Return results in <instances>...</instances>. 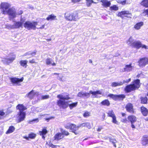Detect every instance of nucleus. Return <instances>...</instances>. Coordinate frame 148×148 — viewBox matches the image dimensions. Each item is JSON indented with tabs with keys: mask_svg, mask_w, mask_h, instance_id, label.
<instances>
[{
	"mask_svg": "<svg viewBox=\"0 0 148 148\" xmlns=\"http://www.w3.org/2000/svg\"><path fill=\"white\" fill-rule=\"evenodd\" d=\"M64 18L68 21H76L79 19L78 12L74 11L73 12L67 11L64 14Z\"/></svg>",
	"mask_w": 148,
	"mask_h": 148,
	"instance_id": "obj_1",
	"label": "nucleus"
},
{
	"mask_svg": "<svg viewBox=\"0 0 148 148\" xmlns=\"http://www.w3.org/2000/svg\"><path fill=\"white\" fill-rule=\"evenodd\" d=\"M92 95V97L93 98H98L100 97L99 96V95H102V91L100 90H97L96 91H93L90 90L89 92H83V97L88 98L90 97V94Z\"/></svg>",
	"mask_w": 148,
	"mask_h": 148,
	"instance_id": "obj_2",
	"label": "nucleus"
},
{
	"mask_svg": "<svg viewBox=\"0 0 148 148\" xmlns=\"http://www.w3.org/2000/svg\"><path fill=\"white\" fill-rule=\"evenodd\" d=\"M140 86V80L139 79H137L134 81L133 84L126 86L125 90L127 92H129L138 88Z\"/></svg>",
	"mask_w": 148,
	"mask_h": 148,
	"instance_id": "obj_3",
	"label": "nucleus"
},
{
	"mask_svg": "<svg viewBox=\"0 0 148 148\" xmlns=\"http://www.w3.org/2000/svg\"><path fill=\"white\" fill-rule=\"evenodd\" d=\"M38 25L37 21H33L31 22L29 21H26L23 24L24 27L28 30L33 29L35 30L36 26Z\"/></svg>",
	"mask_w": 148,
	"mask_h": 148,
	"instance_id": "obj_4",
	"label": "nucleus"
},
{
	"mask_svg": "<svg viewBox=\"0 0 148 148\" xmlns=\"http://www.w3.org/2000/svg\"><path fill=\"white\" fill-rule=\"evenodd\" d=\"M132 14L129 11L124 10L118 12L117 16L122 19L125 18H131Z\"/></svg>",
	"mask_w": 148,
	"mask_h": 148,
	"instance_id": "obj_5",
	"label": "nucleus"
},
{
	"mask_svg": "<svg viewBox=\"0 0 148 148\" xmlns=\"http://www.w3.org/2000/svg\"><path fill=\"white\" fill-rule=\"evenodd\" d=\"M81 127L80 126V125L78 126L73 124H68L66 127L67 128H70L72 132L75 135L79 134V132L78 131L79 128Z\"/></svg>",
	"mask_w": 148,
	"mask_h": 148,
	"instance_id": "obj_6",
	"label": "nucleus"
},
{
	"mask_svg": "<svg viewBox=\"0 0 148 148\" xmlns=\"http://www.w3.org/2000/svg\"><path fill=\"white\" fill-rule=\"evenodd\" d=\"M11 6V5L7 2H2L0 5V9L2 14L5 15L6 11Z\"/></svg>",
	"mask_w": 148,
	"mask_h": 148,
	"instance_id": "obj_7",
	"label": "nucleus"
},
{
	"mask_svg": "<svg viewBox=\"0 0 148 148\" xmlns=\"http://www.w3.org/2000/svg\"><path fill=\"white\" fill-rule=\"evenodd\" d=\"M132 45L134 47L137 49H138L140 48H145V49H147V46L145 45H143L141 42L139 41H134L132 43Z\"/></svg>",
	"mask_w": 148,
	"mask_h": 148,
	"instance_id": "obj_8",
	"label": "nucleus"
},
{
	"mask_svg": "<svg viewBox=\"0 0 148 148\" xmlns=\"http://www.w3.org/2000/svg\"><path fill=\"white\" fill-rule=\"evenodd\" d=\"M20 21H16L14 23V25H7L6 27L8 28H19L20 27L22 28L23 27V22Z\"/></svg>",
	"mask_w": 148,
	"mask_h": 148,
	"instance_id": "obj_9",
	"label": "nucleus"
},
{
	"mask_svg": "<svg viewBox=\"0 0 148 148\" xmlns=\"http://www.w3.org/2000/svg\"><path fill=\"white\" fill-rule=\"evenodd\" d=\"M6 14H8L10 16V18H13L16 17L17 14L15 10L14 9L9 8L6 11Z\"/></svg>",
	"mask_w": 148,
	"mask_h": 148,
	"instance_id": "obj_10",
	"label": "nucleus"
},
{
	"mask_svg": "<svg viewBox=\"0 0 148 148\" xmlns=\"http://www.w3.org/2000/svg\"><path fill=\"white\" fill-rule=\"evenodd\" d=\"M69 103L66 101L65 100H58L57 102V105L60 108H66L68 105Z\"/></svg>",
	"mask_w": 148,
	"mask_h": 148,
	"instance_id": "obj_11",
	"label": "nucleus"
},
{
	"mask_svg": "<svg viewBox=\"0 0 148 148\" xmlns=\"http://www.w3.org/2000/svg\"><path fill=\"white\" fill-rule=\"evenodd\" d=\"M25 116V113L23 112H19L17 115V121L19 123L23 121Z\"/></svg>",
	"mask_w": 148,
	"mask_h": 148,
	"instance_id": "obj_12",
	"label": "nucleus"
},
{
	"mask_svg": "<svg viewBox=\"0 0 148 148\" xmlns=\"http://www.w3.org/2000/svg\"><path fill=\"white\" fill-rule=\"evenodd\" d=\"M108 97H110L114 100L118 99L122 100L125 98V96L123 95H115L112 94H110L108 95Z\"/></svg>",
	"mask_w": 148,
	"mask_h": 148,
	"instance_id": "obj_13",
	"label": "nucleus"
},
{
	"mask_svg": "<svg viewBox=\"0 0 148 148\" xmlns=\"http://www.w3.org/2000/svg\"><path fill=\"white\" fill-rule=\"evenodd\" d=\"M131 80V78H130L128 80H123L122 82H112L111 84V86L112 87H115L117 86H121L125 83H128Z\"/></svg>",
	"mask_w": 148,
	"mask_h": 148,
	"instance_id": "obj_14",
	"label": "nucleus"
},
{
	"mask_svg": "<svg viewBox=\"0 0 148 148\" xmlns=\"http://www.w3.org/2000/svg\"><path fill=\"white\" fill-rule=\"evenodd\" d=\"M139 64L141 65H146L148 64V58L144 57L140 58L138 61Z\"/></svg>",
	"mask_w": 148,
	"mask_h": 148,
	"instance_id": "obj_15",
	"label": "nucleus"
},
{
	"mask_svg": "<svg viewBox=\"0 0 148 148\" xmlns=\"http://www.w3.org/2000/svg\"><path fill=\"white\" fill-rule=\"evenodd\" d=\"M100 2L102 3L101 5L106 8L110 7L111 4L110 1L107 0H101Z\"/></svg>",
	"mask_w": 148,
	"mask_h": 148,
	"instance_id": "obj_16",
	"label": "nucleus"
},
{
	"mask_svg": "<svg viewBox=\"0 0 148 148\" xmlns=\"http://www.w3.org/2000/svg\"><path fill=\"white\" fill-rule=\"evenodd\" d=\"M11 82L14 84L19 85V83L22 82L23 80V78L22 77L20 79H19L16 78H13L11 79Z\"/></svg>",
	"mask_w": 148,
	"mask_h": 148,
	"instance_id": "obj_17",
	"label": "nucleus"
},
{
	"mask_svg": "<svg viewBox=\"0 0 148 148\" xmlns=\"http://www.w3.org/2000/svg\"><path fill=\"white\" fill-rule=\"evenodd\" d=\"M38 92H34L33 90H32L29 93L26 95V96L30 99L33 98L35 95H38Z\"/></svg>",
	"mask_w": 148,
	"mask_h": 148,
	"instance_id": "obj_18",
	"label": "nucleus"
},
{
	"mask_svg": "<svg viewBox=\"0 0 148 148\" xmlns=\"http://www.w3.org/2000/svg\"><path fill=\"white\" fill-rule=\"evenodd\" d=\"M16 56L15 55H13L12 57L9 58H5L3 61L4 62H5L6 64H9L13 62L15 59Z\"/></svg>",
	"mask_w": 148,
	"mask_h": 148,
	"instance_id": "obj_19",
	"label": "nucleus"
},
{
	"mask_svg": "<svg viewBox=\"0 0 148 148\" xmlns=\"http://www.w3.org/2000/svg\"><path fill=\"white\" fill-rule=\"evenodd\" d=\"M64 137V136L62 135V133L58 132L55 135L54 138V140H58L63 138Z\"/></svg>",
	"mask_w": 148,
	"mask_h": 148,
	"instance_id": "obj_20",
	"label": "nucleus"
},
{
	"mask_svg": "<svg viewBox=\"0 0 148 148\" xmlns=\"http://www.w3.org/2000/svg\"><path fill=\"white\" fill-rule=\"evenodd\" d=\"M143 25L144 23L142 21H141L136 24L134 25V28L135 29L138 30Z\"/></svg>",
	"mask_w": 148,
	"mask_h": 148,
	"instance_id": "obj_21",
	"label": "nucleus"
},
{
	"mask_svg": "<svg viewBox=\"0 0 148 148\" xmlns=\"http://www.w3.org/2000/svg\"><path fill=\"white\" fill-rule=\"evenodd\" d=\"M127 110L130 112H133V106L131 103H128L126 106Z\"/></svg>",
	"mask_w": 148,
	"mask_h": 148,
	"instance_id": "obj_22",
	"label": "nucleus"
},
{
	"mask_svg": "<svg viewBox=\"0 0 148 148\" xmlns=\"http://www.w3.org/2000/svg\"><path fill=\"white\" fill-rule=\"evenodd\" d=\"M47 131L46 128H44L41 131H40L39 132V134L42 136V138L44 139L45 138L44 136L47 133Z\"/></svg>",
	"mask_w": 148,
	"mask_h": 148,
	"instance_id": "obj_23",
	"label": "nucleus"
},
{
	"mask_svg": "<svg viewBox=\"0 0 148 148\" xmlns=\"http://www.w3.org/2000/svg\"><path fill=\"white\" fill-rule=\"evenodd\" d=\"M132 66L131 65H125L123 68L120 69V71L123 72L125 71H130L132 70Z\"/></svg>",
	"mask_w": 148,
	"mask_h": 148,
	"instance_id": "obj_24",
	"label": "nucleus"
},
{
	"mask_svg": "<svg viewBox=\"0 0 148 148\" xmlns=\"http://www.w3.org/2000/svg\"><path fill=\"white\" fill-rule=\"evenodd\" d=\"M140 4L143 7L148 8V0H142L140 2Z\"/></svg>",
	"mask_w": 148,
	"mask_h": 148,
	"instance_id": "obj_25",
	"label": "nucleus"
},
{
	"mask_svg": "<svg viewBox=\"0 0 148 148\" xmlns=\"http://www.w3.org/2000/svg\"><path fill=\"white\" fill-rule=\"evenodd\" d=\"M117 2L120 4L123 5H125L126 4H130L131 3V0H124L123 1L118 0L117 1Z\"/></svg>",
	"mask_w": 148,
	"mask_h": 148,
	"instance_id": "obj_26",
	"label": "nucleus"
},
{
	"mask_svg": "<svg viewBox=\"0 0 148 148\" xmlns=\"http://www.w3.org/2000/svg\"><path fill=\"white\" fill-rule=\"evenodd\" d=\"M56 16L54 15L53 14H52L48 15L47 17L46 20L47 21H53L54 20L56 19Z\"/></svg>",
	"mask_w": 148,
	"mask_h": 148,
	"instance_id": "obj_27",
	"label": "nucleus"
},
{
	"mask_svg": "<svg viewBox=\"0 0 148 148\" xmlns=\"http://www.w3.org/2000/svg\"><path fill=\"white\" fill-rule=\"evenodd\" d=\"M16 108L18 109L19 112H23V110L26 109L25 107H24L23 105L21 104H18L16 106Z\"/></svg>",
	"mask_w": 148,
	"mask_h": 148,
	"instance_id": "obj_28",
	"label": "nucleus"
},
{
	"mask_svg": "<svg viewBox=\"0 0 148 148\" xmlns=\"http://www.w3.org/2000/svg\"><path fill=\"white\" fill-rule=\"evenodd\" d=\"M86 5L87 7L90 6L92 3L96 4L97 2H94L93 0H85Z\"/></svg>",
	"mask_w": 148,
	"mask_h": 148,
	"instance_id": "obj_29",
	"label": "nucleus"
},
{
	"mask_svg": "<svg viewBox=\"0 0 148 148\" xmlns=\"http://www.w3.org/2000/svg\"><path fill=\"white\" fill-rule=\"evenodd\" d=\"M80 126H81V127H86L89 129L91 128V127L90 123L87 122L83 123L80 124Z\"/></svg>",
	"mask_w": 148,
	"mask_h": 148,
	"instance_id": "obj_30",
	"label": "nucleus"
},
{
	"mask_svg": "<svg viewBox=\"0 0 148 148\" xmlns=\"http://www.w3.org/2000/svg\"><path fill=\"white\" fill-rule=\"evenodd\" d=\"M141 110L143 115L145 116L147 115L148 111L146 108L144 107H142L141 108Z\"/></svg>",
	"mask_w": 148,
	"mask_h": 148,
	"instance_id": "obj_31",
	"label": "nucleus"
},
{
	"mask_svg": "<svg viewBox=\"0 0 148 148\" xmlns=\"http://www.w3.org/2000/svg\"><path fill=\"white\" fill-rule=\"evenodd\" d=\"M37 53V51L36 50H34V51L31 52V51H28L25 54V56H30L31 57H33Z\"/></svg>",
	"mask_w": 148,
	"mask_h": 148,
	"instance_id": "obj_32",
	"label": "nucleus"
},
{
	"mask_svg": "<svg viewBox=\"0 0 148 148\" xmlns=\"http://www.w3.org/2000/svg\"><path fill=\"white\" fill-rule=\"evenodd\" d=\"M57 97L60 99L59 100H65V99L68 100L70 99L69 97L68 96H64L61 95H59L57 96Z\"/></svg>",
	"mask_w": 148,
	"mask_h": 148,
	"instance_id": "obj_33",
	"label": "nucleus"
},
{
	"mask_svg": "<svg viewBox=\"0 0 148 148\" xmlns=\"http://www.w3.org/2000/svg\"><path fill=\"white\" fill-rule=\"evenodd\" d=\"M128 119L130 121L131 123V124L134 122L136 121V117L134 116H129L128 117Z\"/></svg>",
	"mask_w": 148,
	"mask_h": 148,
	"instance_id": "obj_34",
	"label": "nucleus"
},
{
	"mask_svg": "<svg viewBox=\"0 0 148 148\" xmlns=\"http://www.w3.org/2000/svg\"><path fill=\"white\" fill-rule=\"evenodd\" d=\"M142 143L144 145H146L148 144V136L144 137Z\"/></svg>",
	"mask_w": 148,
	"mask_h": 148,
	"instance_id": "obj_35",
	"label": "nucleus"
},
{
	"mask_svg": "<svg viewBox=\"0 0 148 148\" xmlns=\"http://www.w3.org/2000/svg\"><path fill=\"white\" fill-rule=\"evenodd\" d=\"M15 127L13 126L9 127L8 130L6 132V134H8L13 132L15 130Z\"/></svg>",
	"mask_w": 148,
	"mask_h": 148,
	"instance_id": "obj_36",
	"label": "nucleus"
},
{
	"mask_svg": "<svg viewBox=\"0 0 148 148\" xmlns=\"http://www.w3.org/2000/svg\"><path fill=\"white\" fill-rule=\"evenodd\" d=\"M119 10V7L115 5H114L110 7V10L111 11H116Z\"/></svg>",
	"mask_w": 148,
	"mask_h": 148,
	"instance_id": "obj_37",
	"label": "nucleus"
},
{
	"mask_svg": "<svg viewBox=\"0 0 148 148\" xmlns=\"http://www.w3.org/2000/svg\"><path fill=\"white\" fill-rule=\"evenodd\" d=\"M46 64H47L55 65L54 62H53L52 60L50 58H48L46 60Z\"/></svg>",
	"mask_w": 148,
	"mask_h": 148,
	"instance_id": "obj_38",
	"label": "nucleus"
},
{
	"mask_svg": "<svg viewBox=\"0 0 148 148\" xmlns=\"http://www.w3.org/2000/svg\"><path fill=\"white\" fill-rule=\"evenodd\" d=\"M78 102H76L73 103L71 104H68L69 106L71 109H72L73 108L76 107L77 105Z\"/></svg>",
	"mask_w": 148,
	"mask_h": 148,
	"instance_id": "obj_39",
	"label": "nucleus"
},
{
	"mask_svg": "<svg viewBox=\"0 0 148 148\" xmlns=\"http://www.w3.org/2000/svg\"><path fill=\"white\" fill-rule=\"evenodd\" d=\"M101 103L102 105L105 106H109L110 105V103L108 100H105L103 101Z\"/></svg>",
	"mask_w": 148,
	"mask_h": 148,
	"instance_id": "obj_40",
	"label": "nucleus"
},
{
	"mask_svg": "<svg viewBox=\"0 0 148 148\" xmlns=\"http://www.w3.org/2000/svg\"><path fill=\"white\" fill-rule=\"evenodd\" d=\"M110 142L111 143L113 144L114 145V146L115 147H116V145L115 144V143L117 142V141L115 139H113L112 138H110Z\"/></svg>",
	"mask_w": 148,
	"mask_h": 148,
	"instance_id": "obj_41",
	"label": "nucleus"
},
{
	"mask_svg": "<svg viewBox=\"0 0 148 148\" xmlns=\"http://www.w3.org/2000/svg\"><path fill=\"white\" fill-rule=\"evenodd\" d=\"M108 116H110L112 118L115 116L114 112L112 110L109 111L108 113Z\"/></svg>",
	"mask_w": 148,
	"mask_h": 148,
	"instance_id": "obj_42",
	"label": "nucleus"
},
{
	"mask_svg": "<svg viewBox=\"0 0 148 148\" xmlns=\"http://www.w3.org/2000/svg\"><path fill=\"white\" fill-rule=\"evenodd\" d=\"M147 101V97H145L141 98V102L142 103H146Z\"/></svg>",
	"mask_w": 148,
	"mask_h": 148,
	"instance_id": "obj_43",
	"label": "nucleus"
},
{
	"mask_svg": "<svg viewBox=\"0 0 148 148\" xmlns=\"http://www.w3.org/2000/svg\"><path fill=\"white\" fill-rule=\"evenodd\" d=\"M112 122L114 124H118V122L116 120V116H114V117H112Z\"/></svg>",
	"mask_w": 148,
	"mask_h": 148,
	"instance_id": "obj_44",
	"label": "nucleus"
},
{
	"mask_svg": "<svg viewBox=\"0 0 148 148\" xmlns=\"http://www.w3.org/2000/svg\"><path fill=\"white\" fill-rule=\"evenodd\" d=\"M90 113L88 111H86L83 114V116L85 117H87L90 116Z\"/></svg>",
	"mask_w": 148,
	"mask_h": 148,
	"instance_id": "obj_45",
	"label": "nucleus"
},
{
	"mask_svg": "<svg viewBox=\"0 0 148 148\" xmlns=\"http://www.w3.org/2000/svg\"><path fill=\"white\" fill-rule=\"evenodd\" d=\"M61 133L62 134V135L64 136V135L67 136L69 135V133L68 132L64 130H62L61 131Z\"/></svg>",
	"mask_w": 148,
	"mask_h": 148,
	"instance_id": "obj_46",
	"label": "nucleus"
},
{
	"mask_svg": "<svg viewBox=\"0 0 148 148\" xmlns=\"http://www.w3.org/2000/svg\"><path fill=\"white\" fill-rule=\"evenodd\" d=\"M46 145L51 147L52 148H56L57 146V145H54L50 143H47Z\"/></svg>",
	"mask_w": 148,
	"mask_h": 148,
	"instance_id": "obj_47",
	"label": "nucleus"
},
{
	"mask_svg": "<svg viewBox=\"0 0 148 148\" xmlns=\"http://www.w3.org/2000/svg\"><path fill=\"white\" fill-rule=\"evenodd\" d=\"M36 136V135L34 133H31L29 135V137L30 138H35Z\"/></svg>",
	"mask_w": 148,
	"mask_h": 148,
	"instance_id": "obj_48",
	"label": "nucleus"
},
{
	"mask_svg": "<svg viewBox=\"0 0 148 148\" xmlns=\"http://www.w3.org/2000/svg\"><path fill=\"white\" fill-rule=\"evenodd\" d=\"M27 62L26 60H21L20 61V64L21 65H26Z\"/></svg>",
	"mask_w": 148,
	"mask_h": 148,
	"instance_id": "obj_49",
	"label": "nucleus"
},
{
	"mask_svg": "<svg viewBox=\"0 0 148 148\" xmlns=\"http://www.w3.org/2000/svg\"><path fill=\"white\" fill-rule=\"evenodd\" d=\"M57 74L58 75V78L60 80H62V76L61 74H59L54 73V74Z\"/></svg>",
	"mask_w": 148,
	"mask_h": 148,
	"instance_id": "obj_50",
	"label": "nucleus"
},
{
	"mask_svg": "<svg viewBox=\"0 0 148 148\" xmlns=\"http://www.w3.org/2000/svg\"><path fill=\"white\" fill-rule=\"evenodd\" d=\"M49 98V95H45L44 96H42V99H48Z\"/></svg>",
	"mask_w": 148,
	"mask_h": 148,
	"instance_id": "obj_51",
	"label": "nucleus"
},
{
	"mask_svg": "<svg viewBox=\"0 0 148 148\" xmlns=\"http://www.w3.org/2000/svg\"><path fill=\"white\" fill-rule=\"evenodd\" d=\"M143 13H145V15H147V16H148V9H147L144 10L143 12Z\"/></svg>",
	"mask_w": 148,
	"mask_h": 148,
	"instance_id": "obj_52",
	"label": "nucleus"
},
{
	"mask_svg": "<svg viewBox=\"0 0 148 148\" xmlns=\"http://www.w3.org/2000/svg\"><path fill=\"white\" fill-rule=\"evenodd\" d=\"M83 91L79 92L77 94V96L80 97H83Z\"/></svg>",
	"mask_w": 148,
	"mask_h": 148,
	"instance_id": "obj_53",
	"label": "nucleus"
},
{
	"mask_svg": "<svg viewBox=\"0 0 148 148\" xmlns=\"http://www.w3.org/2000/svg\"><path fill=\"white\" fill-rule=\"evenodd\" d=\"M5 114V113L2 110H0V116H3Z\"/></svg>",
	"mask_w": 148,
	"mask_h": 148,
	"instance_id": "obj_54",
	"label": "nucleus"
},
{
	"mask_svg": "<svg viewBox=\"0 0 148 148\" xmlns=\"http://www.w3.org/2000/svg\"><path fill=\"white\" fill-rule=\"evenodd\" d=\"M81 0H71V1L72 2L74 3H76L80 2Z\"/></svg>",
	"mask_w": 148,
	"mask_h": 148,
	"instance_id": "obj_55",
	"label": "nucleus"
},
{
	"mask_svg": "<svg viewBox=\"0 0 148 148\" xmlns=\"http://www.w3.org/2000/svg\"><path fill=\"white\" fill-rule=\"evenodd\" d=\"M29 62L31 63H36L34 59H33L32 60L29 61Z\"/></svg>",
	"mask_w": 148,
	"mask_h": 148,
	"instance_id": "obj_56",
	"label": "nucleus"
},
{
	"mask_svg": "<svg viewBox=\"0 0 148 148\" xmlns=\"http://www.w3.org/2000/svg\"><path fill=\"white\" fill-rule=\"evenodd\" d=\"M23 13V12L22 10H20L19 12L17 14L18 15H20L22 14Z\"/></svg>",
	"mask_w": 148,
	"mask_h": 148,
	"instance_id": "obj_57",
	"label": "nucleus"
},
{
	"mask_svg": "<svg viewBox=\"0 0 148 148\" xmlns=\"http://www.w3.org/2000/svg\"><path fill=\"white\" fill-rule=\"evenodd\" d=\"M121 121L123 122H125L127 121V120L126 118H125L121 120Z\"/></svg>",
	"mask_w": 148,
	"mask_h": 148,
	"instance_id": "obj_58",
	"label": "nucleus"
},
{
	"mask_svg": "<svg viewBox=\"0 0 148 148\" xmlns=\"http://www.w3.org/2000/svg\"><path fill=\"white\" fill-rule=\"evenodd\" d=\"M102 128L101 127H99L98 128L97 130L98 132H99L102 129Z\"/></svg>",
	"mask_w": 148,
	"mask_h": 148,
	"instance_id": "obj_59",
	"label": "nucleus"
},
{
	"mask_svg": "<svg viewBox=\"0 0 148 148\" xmlns=\"http://www.w3.org/2000/svg\"><path fill=\"white\" fill-rule=\"evenodd\" d=\"M45 26V25H42V26L40 27L39 28V29H43L44 28Z\"/></svg>",
	"mask_w": 148,
	"mask_h": 148,
	"instance_id": "obj_60",
	"label": "nucleus"
},
{
	"mask_svg": "<svg viewBox=\"0 0 148 148\" xmlns=\"http://www.w3.org/2000/svg\"><path fill=\"white\" fill-rule=\"evenodd\" d=\"M23 138H25L27 140H28V139L29 138V136L27 137V136H24L23 137Z\"/></svg>",
	"mask_w": 148,
	"mask_h": 148,
	"instance_id": "obj_61",
	"label": "nucleus"
},
{
	"mask_svg": "<svg viewBox=\"0 0 148 148\" xmlns=\"http://www.w3.org/2000/svg\"><path fill=\"white\" fill-rule=\"evenodd\" d=\"M33 121H35L36 122H38L39 121L38 119H34Z\"/></svg>",
	"mask_w": 148,
	"mask_h": 148,
	"instance_id": "obj_62",
	"label": "nucleus"
},
{
	"mask_svg": "<svg viewBox=\"0 0 148 148\" xmlns=\"http://www.w3.org/2000/svg\"><path fill=\"white\" fill-rule=\"evenodd\" d=\"M131 127H132V128H135L134 125L132 124Z\"/></svg>",
	"mask_w": 148,
	"mask_h": 148,
	"instance_id": "obj_63",
	"label": "nucleus"
},
{
	"mask_svg": "<svg viewBox=\"0 0 148 148\" xmlns=\"http://www.w3.org/2000/svg\"><path fill=\"white\" fill-rule=\"evenodd\" d=\"M89 62L90 64H92V61L91 60H89Z\"/></svg>",
	"mask_w": 148,
	"mask_h": 148,
	"instance_id": "obj_64",
	"label": "nucleus"
}]
</instances>
